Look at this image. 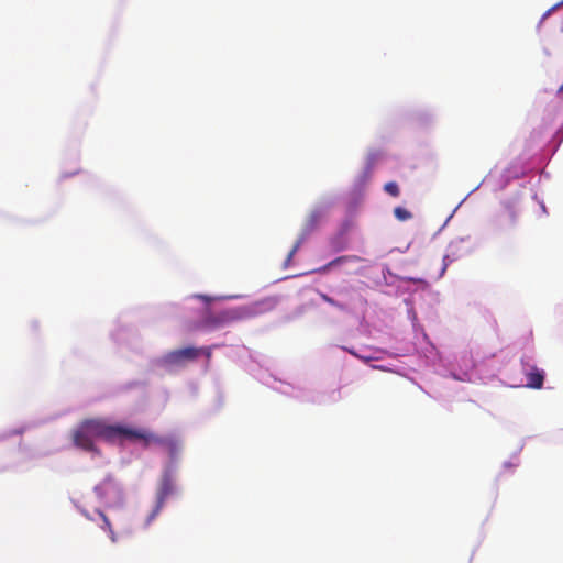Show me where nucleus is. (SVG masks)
Returning <instances> with one entry per match:
<instances>
[{"instance_id":"obj_1","label":"nucleus","mask_w":563,"mask_h":563,"mask_svg":"<svg viewBox=\"0 0 563 563\" xmlns=\"http://www.w3.org/2000/svg\"><path fill=\"white\" fill-rule=\"evenodd\" d=\"M246 313L239 308H230L221 311L205 309L201 319L196 324L199 329H218L244 318Z\"/></svg>"},{"instance_id":"obj_2","label":"nucleus","mask_w":563,"mask_h":563,"mask_svg":"<svg viewBox=\"0 0 563 563\" xmlns=\"http://www.w3.org/2000/svg\"><path fill=\"white\" fill-rule=\"evenodd\" d=\"M84 427L93 438H103L112 441L117 438L129 439L131 428L120 424H107L101 420L91 419L82 422Z\"/></svg>"},{"instance_id":"obj_3","label":"nucleus","mask_w":563,"mask_h":563,"mask_svg":"<svg viewBox=\"0 0 563 563\" xmlns=\"http://www.w3.org/2000/svg\"><path fill=\"white\" fill-rule=\"evenodd\" d=\"M174 493H175V484H174V478H173L172 472L165 471L162 476V479H161V483H159V486H158V489L156 493L155 507L145 520L146 526H150L154 521V519L161 512L167 497L173 495Z\"/></svg>"},{"instance_id":"obj_4","label":"nucleus","mask_w":563,"mask_h":563,"mask_svg":"<svg viewBox=\"0 0 563 563\" xmlns=\"http://www.w3.org/2000/svg\"><path fill=\"white\" fill-rule=\"evenodd\" d=\"M130 440H140L143 441L145 446H148L151 444H156L162 448H165L170 451V453H174L177 449V442L174 438H166V437H157L144 429H133L130 430Z\"/></svg>"},{"instance_id":"obj_5","label":"nucleus","mask_w":563,"mask_h":563,"mask_svg":"<svg viewBox=\"0 0 563 563\" xmlns=\"http://www.w3.org/2000/svg\"><path fill=\"white\" fill-rule=\"evenodd\" d=\"M324 216H325V212L321 208H316L310 211V213L307 216V218L305 220V223L302 227V234L296 241L295 245L292 246V249L290 250V252L288 254V258H287L288 261H290L291 257L299 250V247L302 244L306 236L309 235L311 232H313L319 227V224L323 220Z\"/></svg>"},{"instance_id":"obj_6","label":"nucleus","mask_w":563,"mask_h":563,"mask_svg":"<svg viewBox=\"0 0 563 563\" xmlns=\"http://www.w3.org/2000/svg\"><path fill=\"white\" fill-rule=\"evenodd\" d=\"M200 355V350L188 346L174 350L164 355L163 362L170 366H181L188 362H192Z\"/></svg>"},{"instance_id":"obj_7","label":"nucleus","mask_w":563,"mask_h":563,"mask_svg":"<svg viewBox=\"0 0 563 563\" xmlns=\"http://www.w3.org/2000/svg\"><path fill=\"white\" fill-rule=\"evenodd\" d=\"M74 443L76 446L81 448L85 451H93V437L88 432V430L81 426L74 432L73 435Z\"/></svg>"},{"instance_id":"obj_8","label":"nucleus","mask_w":563,"mask_h":563,"mask_svg":"<svg viewBox=\"0 0 563 563\" xmlns=\"http://www.w3.org/2000/svg\"><path fill=\"white\" fill-rule=\"evenodd\" d=\"M544 373L536 366L531 367V371L527 373V387L533 389H540L543 386Z\"/></svg>"},{"instance_id":"obj_9","label":"nucleus","mask_w":563,"mask_h":563,"mask_svg":"<svg viewBox=\"0 0 563 563\" xmlns=\"http://www.w3.org/2000/svg\"><path fill=\"white\" fill-rule=\"evenodd\" d=\"M394 216L399 220V221H407L409 219L412 218V214L410 211H408L407 209L402 208V207H396L394 209Z\"/></svg>"},{"instance_id":"obj_10","label":"nucleus","mask_w":563,"mask_h":563,"mask_svg":"<svg viewBox=\"0 0 563 563\" xmlns=\"http://www.w3.org/2000/svg\"><path fill=\"white\" fill-rule=\"evenodd\" d=\"M384 190L393 197H398L400 195V189L396 181L386 183L384 185Z\"/></svg>"},{"instance_id":"obj_11","label":"nucleus","mask_w":563,"mask_h":563,"mask_svg":"<svg viewBox=\"0 0 563 563\" xmlns=\"http://www.w3.org/2000/svg\"><path fill=\"white\" fill-rule=\"evenodd\" d=\"M357 257L356 256H340V257H336L335 260L331 261L330 263H328L322 269L323 271H327L328 268L332 267V266H335L338 264H341V263H346V262H350V261H356Z\"/></svg>"},{"instance_id":"obj_12","label":"nucleus","mask_w":563,"mask_h":563,"mask_svg":"<svg viewBox=\"0 0 563 563\" xmlns=\"http://www.w3.org/2000/svg\"><path fill=\"white\" fill-rule=\"evenodd\" d=\"M113 485V479L111 477H108L106 478L101 484H99L98 486H96L95 488V492L99 495V496H103L104 493H106V489Z\"/></svg>"},{"instance_id":"obj_13","label":"nucleus","mask_w":563,"mask_h":563,"mask_svg":"<svg viewBox=\"0 0 563 563\" xmlns=\"http://www.w3.org/2000/svg\"><path fill=\"white\" fill-rule=\"evenodd\" d=\"M100 517L102 518V521H103V529H107L110 533V538L111 540L114 542L115 541V534L112 530V526H111V522L109 520V518L103 514V512H99Z\"/></svg>"},{"instance_id":"obj_14","label":"nucleus","mask_w":563,"mask_h":563,"mask_svg":"<svg viewBox=\"0 0 563 563\" xmlns=\"http://www.w3.org/2000/svg\"><path fill=\"white\" fill-rule=\"evenodd\" d=\"M321 298H322V300H323L324 302H327V303H329V305H331V306H333V307H335V308H338V309H340V310H344V309H345V307H344V305H343V303H341V302H339V301L334 300L333 298H331V297H330V296H328V295H324V294H323V295H321Z\"/></svg>"},{"instance_id":"obj_15","label":"nucleus","mask_w":563,"mask_h":563,"mask_svg":"<svg viewBox=\"0 0 563 563\" xmlns=\"http://www.w3.org/2000/svg\"><path fill=\"white\" fill-rule=\"evenodd\" d=\"M197 349L200 350V354L206 355L208 361L211 358L212 350L210 346H203V347H197Z\"/></svg>"},{"instance_id":"obj_16","label":"nucleus","mask_w":563,"mask_h":563,"mask_svg":"<svg viewBox=\"0 0 563 563\" xmlns=\"http://www.w3.org/2000/svg\"><path fill=\"white\" fill-rule=\"evenodd\" d=\"M453 260H454V258H450V256H449V255H445V256L443 257L444 268L446 267L448 263H449V262H452Z\"/></svg>"},{"instance_id":"obj_17","label":"nucleus","mask_w":563,"mask_h":563,"mask_svg":"<svg viewBox=\"0 0 563 563\" xmlns=\"http://www.w3.org/2000/svg\"><path fill=\"white\" fill-rule=\"evenodd\" d=\"M563 92V84L560 86L559 90H558V93H562Z\"/></svg>"},{"instance_id":"obj_18","label":"nucleus","mask_w":563,"mask_h":563,"mask_svg":"<svg viewBox=\"0 0 563 563\" xmlns=\"http://www.w3.org/2000/svg\"><path fill=\"white\" fill-rule=\"evenodd\" d=\"M200 299H203V300H208V298L206 296H198Z\"/></svg>"}]
</instances>
